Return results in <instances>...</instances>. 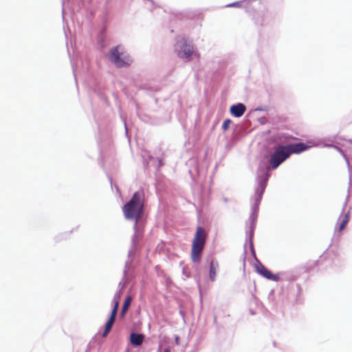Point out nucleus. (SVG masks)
Wrapping results in <instances>:
<instances>
[{
    "label": "nucleus",
    "mask_w": 352,
    "mask_h": 352,
    "mask_svg": "<svg viewBox=\"0 0 352 352\" xmlns=\"http://www.w3.org/2000/svg\"><path fill=\"white\" fill-rule=\"evenodd\" d=\"M349 215L346 214L344 215V219H342V221H341V223L339 226V228H338L339 232H341L342 230H344L346 226L347 225V223L349 222Z\"/></svg>",
    "instance_id": "14"
},
{
    "label": "nucleus",
    "mask_w": 352,
    "mask_h": 352,
    "mask_svg": "<svg viewBox=\"0 0 352 352\" xmlns=\"http://www.w3.org/2000/svg\"><path fill=\"white\" fill-rule=\"evenodd\" d=\"M118 307H119V301L116 300L115 302L114 307L112 309L111 313V316H117L118 310Z\"/></svg>",
    "instance_id": "15"
},
{
    "label": "nucleus",
    "mask_w": 352,
    "mask_h": 352,
    "mask_svg": "<svg viewBox=\"0 0 352 352\" xmlns=\"http://www.w3.org/2000/svg\"><path fill=\"white\" fill-rule=\"evenodd\" d=\"M177 53L180 58H188L193 54V46L188 43L185 38L177 41Z\"/></svg>",
    "instance_id": "5"
},
{
    "label": "nucleus",
    "mask_w": 352,
    "mask_h": 352,
    "mask_svg": "<svg viewBox=\"0 0 352 352\" xmlns=\"http://www.w3.org/2000/svg\"><path fill=\"white\" fill-rule=\"evenodd\" d=\"M131 301H132V298L131 296H128L126 297L122 307V311H121V314H120L122 317H124L126 312L128 311V309L131 305Z\"/></svg>",
    "instance_id": "12"
},
{
    "label": "nucleus",
    "mask_w": 352,
    "mask_h": 352,
    "mask_svg": "<svg viewBox=\"0 0 352 352\" xmlns=\"http://www.w3.org/2000/svg\"><path fill=\"white\" fill-rule=\"evenodd\" d=\"M285 146L287 148V151L289 153V155L292 153H300L308 148V146L304 143H296Z\"/></svg>",
    "instance_id": "7"
},
{
    "label": "nucleus",
    "mask_w": 352,
    "mask_h": 352,
    "mask_svg": "<svg viewBox=\"0 0 352 352\" xmlns=\"http://www.w3.org/2000/svg\"><path fill=\"white\" fill-rule=\"evenodd\" d=\"M164 352H170V351L168 349H164Z\"/></svg>",
    "instance_id": "18"
},
{
    "label": "nucleus",
    "mask_w": 352,
    "mask_h": 352,
    "mask_svg": "<svg viewBox=\"0 0 352 352\" xmlns=\"http://www.w3.org/2000/svg\"><path fill=\"white\" fill-rule=\"evenodd\" d=\"M256 268L257 272L267 279L278 280L279 278L278 275L273 274L270 270H268L264 265L261 263L256 265Z\"/></svg>",
    "instance_id": "6"
},
{
    "label": "nucleus",
    "mask_w": 352,
    "mask_h": 352,
    "mask_svg": "<svg viewBox=\"0 0 352 352\" xmlns=\"http://www.w3.org/2000/svg\"><path fill=\"white\" fill-rule=\"evenodd\" d=\"M265 186H266V182H262L261 183H260L258 187L257 188L256 194V200L258 201H259L261 199L262 195L265 189Z\"/></svg>",
    "instance_id": "13"
},
{
    "label": "nucleus",
    "mask_w": 352,
    "mask_h": 352,
    "mask_svg": "<svg viewBox=\"0 0 352 352\" xmlns=\"http://www.w3.org/2000/svg\"><path fill=\"white\" fill-rule=\"evenodd\" d=\"M208 233L206 230L200 226H198L196 229V232L192 242L191 248V260L198 263L201 259V252L204 248Z\"/></svg>",
    "instance_id": "2"
},
{
    "label": "nucleus",
    "mask_w": 352,
    "mask_h": 352,
    "mask_svg": "<svg viewBox=\"0 0 352 352\" xmlns=\"http://www.w3.org/2000/svg\"><path fill=\"white\" fill-rule=\"evenodd\" d=\"M228 7H240L241 3L239 2H235L231 4L228 5Z\"/></svg>",
    "instance_id": "17"
},
{
    "label": "nucleus",
    "mask_w": 352,
    "mask_h": 352,
    "mask_svg": "<svg viewBox=\"0 0 352 352\" xmlns=\"http://www.w3.org/2000/svg\"><path fill=\"white\" fill-rule=\"evenodd\" d=\"M109 60L118 67H124L131 64V57L124 51L121 45H117L109 52Z\"/></svg>",
    "instance_id": "3"
},
{
    "label": "nucleus",
    "mask_w": 352,
    "mask_h": 352,
    "mask_svg": "<svg viewBox=\"0 0 352 352\" xmlns=\"http://www.w3.org/2000/svg\"><path fill=\"white\" fill-rule=\"evenodd\" d=\"M285 146H277L270 157L269 164L272 169H276L289 157V153L287 151Z\"/></svg>",
    "instance_id": "4"
},
{
    "label": "nucleus",
    "mask_w": 352,
    "mask_h": 352,
    "mask_svg": "<svg viewBox=\"0 0 352 352\" xmlns=\"http://www.w3.org/2000/svg\"><path fill=\"white\" fill-rule=\"evenodd\" d=\"M246 107L242 103H238L237 104L232 105L230 107V113L235 117L239 118L242 116L245 111Z\"/></svg>",
    "instance_id": "8"
},
{
    "label": "nucleus",
    "mask_w": 352,
    "mask_h": 352,
    "mask_svg": "<svg viewBox=\"0 0 352 352\" xmlns=\"http://www.w3.org/2000/svg\"><path fill=\"white\" fill-rule=\"evenodd\" d=\"M143 194L135 192L130 201L123 207V213L126 219L135 221L133 228L136 229L137 224L143 212L144 201Z\"/></svg>",
    "instance_id": "1"
},
{
    "label": "nucleus",
    "mask_w": 352,
    "mask_h": 352,
    "mask_svg": "<svg viewBox=\"0 0 352 352\" xmlns=\"http://www.w3.org/2000/svg\"><path fill=\"white\" fill-rule=\"evenodd\" d=\"M116 318V316L111 315L110 316V318L107 322L106 323L104 330L102 333L103 338L106 337L108 335V333L111 331V328L115 322Z\"/></svg>",
    "instance_id": "10"
},
{
    "label": "nucleus",
    "mask_w": 352,
    "mask_h": 352,
    "mask_svg": "<svg viewBox=\"0 0 352 352\" xmlns=\"http://www.w3.org/2000/svg\"><path fill=\"white\" fill-rule=\"evenodd\" d=\"M144 336L143 334L132 333L130 336L131 343L134 346H140L144 341Z\"/></svg>",
    "instance_id": "9"
},
{
    "label": "nucleus",
    "mask_w": 352,
    "mask_h": 352,
    "mask_svg": "<svg viewBox=\"0 0 352 352\" xmlns=\"http://www.w3.org/2000/svg\"><path fill=\"white\" fill-rule=\"evenodd\" d=\"M218 267H219L218 263L212 261L210 263V279L212 281H214L215 279L217 270Z\"/></svg>",
    "instance_id": "11"
},
{
    "label": "nucleus",
    "mask_w": 352,
    "mask_h": 352,
    "mask_svg": "<svg viewBox=\"0 0 352 352\" xmlns=\"http://www.w3.org/2000/svg\"><path fill=\"white\" fill-rule=\"evenodd\" d=\"M232 121L230 119H226L224 120L223 124H222V129L223 131H226L231 124Z\"/></svg>",
    "instance_id": "16"
}]
</instances>
